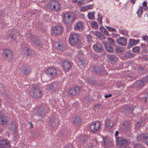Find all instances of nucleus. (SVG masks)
I'll return each instance as SVG.
<instances>
[{
    "instance_id": "f257e3e1",
    "label": "nucleus",
    "mask_w": 148,
    "mask_h": 148,
    "mask_svg": "<svg viewBox=\"0 0 148 148\" xmlns=\"http://www.w3.org/2000/svg\"><path fill=\"white\" fill-rule=\"evenodd\" d=\"M74 19V16L72 14L66 13L63 15V21L65 24H68L72 22Z\"/></svg>"
},
{
    "instance_id": "f03ea898",
    "label": "nucleus",
    "mask_w": 148,
    "mask_h": 148,
    "mask_svg": "<svg viewBox=\"0 0 148 148\" xmlns=\"http://www.w3.org/2000/svg\"><path fill=\"white\" fill-rule=\"evenodd\" d=\"M80 37L79 34H75L71 35L69 37L70 44L72 46L75 45L78 42Z\"/></svg>"
},
{
    "instance_id": "7ed1b4c3",
    "label": "nucleus",
    "mask_w": 148,
    "mask_h": 148,
    "mask_svg": "<svg viewBox=\"0 0 148 148\" xmlns=\"http://www.w3.org/2000/svg\"><path fill=\"white\" fill-rule=\"evenodd\" d=\"M3 58L5 60H10L13 57V53L12 51L8 49H5L3 52Z\"/></svg>"
},
{
    "instance_id": "20e7f679",
    "label": "nucleus",
    "mask_w": 148,
    "mask_h": 148,
    "mask_svg": "<svg viewBox=\"0 0 148 148\" xmlns=\"http://www.w3.org/2000/svg\"><path fill=\"white\" fill-rule=\"evenodd\" d=\"M32 92L33 96L36 98H38L42 96V90L38 87H34Z\"/></svg>"
},
{
    "instance_id": "39448f33",
    "label": "nucleus",
    "mask_w": 148,
    "mask_h": 148,
    "mask_svg": "<svg viewBox=\"0 0 148 148\" xmlns=\"http://www.w3.org/2000/svg\"><path fill=\"white\" fill-rule=\"evenodd\" d=\"M81 91V88L79 86L73 87L71 88L69 92V94L72 96L78 95Z\"/></svg>"
},
{
    "instance_id": "423d86ee",
    "label": "nucleus",
    "mask_w": 148,
    "mask_h": 148,
    "mask_svg": "<svg viewBox=\"0 0 148 148\" xmlns=\"http://www.w3.org/2000/svg\"><path fill=\"white\" fill-rule=\"evenodd\" d=\"M47 75L51 78H54L56 77L57 71L54 68H50L48 69L45 71Z\"/></svg>"
},
{
    "instance_id": "0eeeda50",
    "label": "nucleus",
    "mask_w": 148,
    "mask_h": 148,
    "mask_svg": "<svg viewBox=\"0 0 148 148\" xmlns=\"http://www.w3.org/2000/svg\"><path fill=\"white\" fill-rule=\"evenodd\" d=\"M100 127V123L97 121L92 123L90 125V128L93 132H95L99 130Z\"/></svg>"
},
{
    "instance_id": "6e6552de",
    "label": "nucleus",
    "mask_w": 148,
    "mask_h": 148,
    "mask_svg": "<svg viewBox=\"0 0 148 148\" xmlns=\"http://www.w3.org/2000/svg\"><path fill=\"white\" fill-rule=\"evenodd\" d=\"M32 71L31 68L26 66H23L18 70V72L21 74L24 73L25 74H28Z\"/></svg>"
},
{
    "instance_id": "1a4fd4ad",
    "label": "nucleus",
    "mask_w": 148,
    "mask_h": 148,
    "mask_svg": "<svg viewBox=\"0 0 148 148\" xmlns=\"http://www.w3.org/2000/svg\"><path fill=\"white\" fill-rule=\"evenodd\" d=\"M63 69L65 72H67L71 68V64L68 61H64L62 63Z\"/></svg>"
},
{
    "instance_id": "9d476101",
    "label": "nucleus",
    "mask_w": 148,
    "mask_h": 148,
    "mask_svg": "<svg viewBox=\"0 0 148 148\" xmlns=\"http://www.w3.org/2000/svg\"><path fill=\"white\" fill-rule=\"evenodd\" d=\"M127 39L123 37H119L116 39V42L120 45L125 46L127 44Z\"/></svg>"
},
{
    "instance_id": "9b49d317",
    "label": "nucleus",
    "mask_w": 148,
    "mask_h": 148,
    "mask_svg": "<svg viewBox=\"0 0 148 148\" xmlns=\"http://www.w3.org/2000/svg\"><path fill=\"white\" fill-rule=\"evenodd\" d=\"M92 48L95 51L100 52L103 49L102 45L99 43H97L93 45Z\"/></svg>"
},
{
    "instance_id": "f8f14e48",
    "label": "nucleus",
    "mask_w": 148,
    "mask_h": 148,
    "mask_svg": "<svg viewBox=\"0 0 148 148\" xmlns=\"http://www.w3.org/2000/svg\"><path fill=\"white\" fill-rule=\"evenodd\" d=\"M83 23L81 21L77 22L74 26V29L77 31H80L83 29Z\"/></svg>"
},
{
    "instance_id": "ddd939ff",
    "label": "nucleus",
    "mask_w": 148,
    "mask_h": 148,
    "mask_svg": "<svg viewBox=\"0 0 148 148\" xmlns=\"http://www.w3.org/2000/svg\"><path fill=\"white\" fill-rule=\"evenodd\" d=\"M54 33L57 36H58L62 33V27L60 26H56L53 28Z\"/></svg>"
},
{
    "instance_id": "4468645a",
    "label": "nucleus",
    "mask_w": 148,
    "mask_h": 148,
    "mask_svg": "<svg viewBox=\"0 0 148 148\" xmlns=\"http://www.w3.org/2000/svg\"><path fill=\"white\" fill-rule=\"evenodd\" d=\"M10 146L9 143L5 140H1L0 141V147L3 148H8Z\"/></svg>"
},
{
    "instance_id": "2eb2a0df",
    "label": "nucleus",
    "mask_w": 148,
    "mask_h": 148,
    "mask_svg": "<svg viewBox=\"0 0 148 148\" xmlns=\"http://www.w3.org/2000/svg\"><path fill=\"white\" fill-rule=\"evenodd\" d=\"M127 142V140L126 139H123L119 137L116 138V144L119 146H121L123 144L126 143Z\"/></svg>"
},
{
    "instance_id": "dca6fc26",
    "label": "nucleus",
    "mask_w": 148,
    "mask_h": 148,
    "mask_svg": "<svg viewBox=\"0 0 148 148\" xmlns=\"http://www.w3.org/2000/svg\"><path fill=\"white\" fill-rule=\"evenodd\" d=\"M108 57L109 59L111 64H114L117 60V58L114 55H108Z\"/></svg>"
},
{
    "instance_id": "f3484780",
    "label": "nucleus",
    "mask_w": 148,
    "mask_h": 148,
    "mask_svg": "<svg viewBox=\"0 0 148 148\" xmlns=\"http://www.w3.org/2000/svg\"><path fill=\"white\" fill-rule=\"evenodd\" d=\"M7 116L5 115H2L0 118V123L1 125H4L7 123Z\"/></svg>"
},
{
    "instance_id": "a211bd4d",
    "label": "nucleus",
    "mask_w": 148,
    "mask_h": 148,
    "mask_svg": "<svg viewBox=\"0 0 148 148\" xmlns=\"http://www.w3.org/2000/svg\"><path fill=\"white\" fill-rule=\"evenodd\" d=\"M61 8L60 3L58 1H55L53 10L56 12L58 11Z\"/></svg>"
},
{
    "instance_id": "6ab92c4d",
    "label": "nucleus",
    "mask_w": 148,
    "mask_h": 148,
    "mask_svg": "<svg viewBox=\"0 0 148 148\" xmlns=\"http://www.w3.org/2000/svg\"><path fill=\"white\" fill-rule=\"evenodd\" d=\"M54 46L56 48L61 51L64 50L65 49V47L64 45L60 44L58 42H55Z\"/></svg>"
},
{
    "instance_id": "aec40b11",
    "label": "nucleus",
    "mask_w": 148,
    "mask_h": 148,
    "mask_svg": "<svg viewBox=\"0 0 148 148\" xmlns=\"http://www.w3.org/2000/svg\"><path fill=\"white\" fill-rule=\"evenodd\" d=\"M145 84L143 80H139L137 81L136 83V86L138 89H140L143 87Z\"/></svg>"
},
{
    "instance_id": "412c9836",
    "label": "nucleus",
    "mask_w": 148,
    "mask_h": 148,
    "mask_svg": "<svg viewBox=\"0 0 148 148\" xmlns=\"http://www.w3.org/2000/svg\"><path fill=\"white\" fill-rule=\"evenodd\" d=\"M103 44L104 45L106 49L109 52H112L113 51V49L112 47L108 45L107 42L106 41L103 42Z\"/></svg>"
},
{
    "instance_id": "4be33fe9",
    "label": "nucleus",
    "mask_w": 148,
    "mask_h": 148,
    "mask_svg": "<svg viewBox=\"0 0 148 148\" xmlns=\"http://www.w3.org/2000/svg\"><path fill=\"white\" fill-rule=\"evenodd\" d=\"M93 8L92 5L89 4L86 6H84L82 7L81 11L83 12L85 11L88 9Z\"/></svg>"
},
{
    "instance_id": "5701e85b",
    "label": "nucleus",
    "mask_w": 148,
    "mask_h": 148,
    "mask_svg": "<svg viewBox=\"0 0 148 148\" xmlns=\"http://www.w3.org/2000/svg\"><path fill=\"white\" fill-rule=\"evenodd\" d=\"M133 111V109L132 108L128 107L123 110L122 112L125 114H130L132 113Z\"/></svg>"
},
{
    "instance_id": "b1692460",
    "label": "nucleus",
    "mask_w": 148,
    "mask_h": 148,
    "mask_svg": "<svg viewBox=\"0 0 148 148\" xmlns=\"http://www.w3.org/2000/svg\"><path fill=\"white\" fill-rule=\"evenodd\" d=\"M143 12V8L142 6H140L138 9L136 13L138 14V17H141Z\"/></svg>"
},
{
    "instance_id": "393cba45",
    "label": "nucleus",
    "mask_w": 148,
    "mask_h": 148,
    "mask_svg": "<svg viewBox=\"0 0 148 148\" xmlns=\"http://www.w3.org/2000/svg\"><path fill=\"white\" fill-rule=\"evenodd\" d=\"M55 1H51L47 5V7L51 10H53Z\"/></svg>"
},
{
    "instance_id": "a878e982",
    "label": "nucleus",
    "mask_w": 148,
    "mask_h": 148,
    "mask_svg": "<svg viewBox=\"0 0 148 148\" xmlns=\"http://www.w3.org/2000/svg\"><path fill=\"white\" fill-rule=\"evenodd\" d=\"M38 115L41 116L45 114V109L43 107H40L38 111Z\"/></svg>"
},
{
    "instance_id": "bb28decb",
    "label": "nucleus",
    "mask_w": 148,
    "mask_h": 148,
    "mask_svg": "<svg viewBox=\"0 0 148 148\" xmlns=\"http://www.w3.org/2000/svg\"><path fill=\"white\" fill-rule=\"evenodd\" d=\"M57 87L56 84L55 83L51 84L49 86V89L51 90L52 92H55Z\"/></svg>"
},
{
    "instance_id": "cd10ccee",
    "label": "nucleus",
    "mask_w": 148,
    "mask_h": 148,
    "mask_svg": "<svg viewBox=\"0 0 148 148\" xmlns=\"http://www.w3.org/2000/svg\"><path fill=\"white\" fill-rule=\"evenodd\" d=\"M100 30L104 34L107 36H110V35L108 33L107 29L103 27H100Z\"/></svg>"
},
{
    "instance_id": "c85d7f7f",
    "label": "nucleus",
    "mask_w": 148,
    "mask_h": 148,
    "mask_svg": "<svg viewBox=\"0 0 148 148\" xmlns=\"http://www.w3.org/2000/svg\"><path fill=\"white\" fill-rule=\"evenodd\" d=\"M119 32L123 35L127 36L128 35V31L126 29H119Z\"/></svg>"
},
{
    "instance_id": "c756f323",
    "label": "nucleus",
    "mask_w": 148,
    "mask_h": 148,
    "mask_svg": "<svg viewBox=\"0 0 148 148\" xmlns=\"http://www.w3.org/2000/svg\"><path fill=\"white\" fill-rule=\"evenodd\" d=\"M73 123L77 125H79L81 123V119L79 117H75V120L73 121Z\"/></svg>"
},
{
    "instance_id": "7c9ffc66",
    "label": "nucleus",
    "mask_w": 148,
    "mask_h": 148,
    "mask_svg": "<svg viewBox=\"0 0 148 148\" xmlns=\"http://www.w3.org/2000/svg\"><path fill=\"white\" fill-rule=\"evenodd\" d=\"M31 40L36 45L38 46L40 45V43H38L36 40V36H32Z\"/></svg>"
},
{
    "instance_id": "2f4dec72",
    "label": "nucleus",
    "mask_w": 148,
    "mask_h": 148,
    "mask_svg": "<svg viewBox=\"0 0 148 148\" xmlns=\"http://www.w3.org/2000/svg\"><path fill=\"white\" fill-rule=\"evenodd\" d=\"M94 14L95 12H89L87 16L88 18L89 19H94Z\"/></svg>"
},
{
    "instance_id": "473e14b6",
    "label": "nucleus",
    "mask_w": 148,
    "mask_h": 148,
    "mask_svg": "<svg viewBox=\"0 0 148 148\" xmlns=\"http://www.w3.org/2000/svg\"><path fill=\"white\" fill-rule=\"evenodd\" d=\"M136 44L137 43L136 40L132 39L130 41L128 47H130V46H134L136 45Z\"/></svg>"
},
{
    "instance_id": "72a5a7b5",
    "label": "nucleus",
    "mask_w": 148,
    "mask_h": 148,
    "mask_svg": "<svg viewBox=\"0 0 148 148\" xmlns=\"http://www.w3.org/2000/svg\"><path fill=\"white\" fill-rule=\"evenodd\" d=\"M130 125L128 124L123 125V132H127L130 129Z\"/></svg>"
},
{
    "instance_id": "f704fd0d",
    "label": "nucleus",
    "mask_w": 148,
    "mask_h": 148,
    "mask_svg": "<svg viewBox=\"0 0 148 148\" xmlns=\"http://www.w3.org/2000/svg\"><path fill=\"white\" fill-rule=\"evenodd\" d=\"M107 39L108 42L110 44L114 46L115 45V42L112 38L110 37H108Z\"/></svg>"
},
{
    "instance_id": "c9c22d12",
    "label": "nucleus",
    "mask_w": 148,
    "mask_h": 148,
    "mask_svg": "<svg viewBox=\"0 0 148 148\" xmlns=\"http://www.w3.org/2000/svg\"><path fill=\"white\" fill-rule=\"evenodd\" d=\"M143 137V142L148 146V135L147 136L144 135Z\"/></svg>"
},
{
    "instance_id": "e433bc0d",
    "label": "nucleus",
    "mask_w": 148,
    "mask_h": 148,
    "mask_svg": "<svg viewBox=\"0 0 148 148\" xmlns=\"http://www.w3.org/2000/svg\"><path fill=\"white\" fill-rule=\"evenodd\" d=\"M29 49L27 47H25L23 49L24 53L25 55H26L27 56H28L29 55Z\"/></svg>"
},
{
    "instance_id": "4c0bfd02",
    "label": "nucleus",
    "mask_w": 148,
    "mask_h": 148,
    "mask_svg": "<svg viewBox=\"0 0 148 148\" xmlns=\"http://www.w3.org/2000/svg\"><path fill=\"white\" fill-rule=\"evenodd\" d=\"M88 138V137L87 136H84L81 138V141L82 142L86 143Z\"/></svg>"
},
{
    "instance_id": "58836bf2",
    "label": "nucleus",
    "mask_w": 148,
    "mask_h": 148,
    "mask_svg": "<svg viewBox=\"0 0 148 148\" xmlns=\"http://www.w3.org/2000/svg\"><path fill=\"white\" fill-rule=\"evenodd\" d=\"M106 27L110 32H116V29L115 28H112L109 26H106Z\"/></svg>"
},
{
    "instance_id": "ea45409f",
    "label": "nucleus",
    "mask_w": 148,
    "mask_h": 148,
    "mask_svg": "<svg viewBox=\"0 0 148 148\" xmlns=\"http://www.w3.org/2000/svg\"><path fill=\"white\" fill-rule=\"evenodd\" d=\"M140 49V47L138 46L135 47L132 49V50L134 53L137 52L139 51Z\"/></svg>"
},
{
    "instance_id": "a19ab883",
    "label": "nucleus",
    "mask_w": 148,
    "mask_h": 148,
    "mask_svg": "<svg viewBox=\"0 0 148 148\" xmlns=\"http://www.w3.org/2000/svg\"><path fill=\"white\" fill-rule=\"evenodd\" d=\"M93 28L96 29L98 27L97 23L96 22H93L91 24Z\"/></svg>"
},
{
    "instance_id": "79ce46f5",
    "label": "nucleus",
    "mask_w": 148,
    "mask_h": 148,
    "mask_svg": "<svg viewBox=\"0 0 148 148\" xmlns=\"http://www.w3.org/2000/svg\"><path fill=\"white\" fill-rule=\"evenodd\" d=\"M116 52L118 53H121L123 50L119 47H117L115 48Z\"/></svg>"
},
{
    "instance_id": "37998d69",
    "label": "nucleus",
    "mask_w": 148,
    "mask_h": 148,
    "mask_svg": "<svg viewBox=\"0 0 148 148\" xmlns=\"http://www.w3.org/2000/svg\"><path fill=\"white\" fill-rule=\"evenodd\" d=\"M142 80L143 81L144 83L145 84H146L147 82L148 81V75L143 77L142 78Z\"/></svg>"
},
{
    "instance_id": "c03bdc74",
    "label": "nucleus",
    "mask_w": 148,
    "mask_h": 148,
    "mask_svg": "<svg viewBox=\"0 0 148 148\" xmlns=\"http://www.w3.org/2000/svg\"><path fill=\"white\" fill-rule=\"evenodd\" d=\"M138 71L140 73H143L145 72V70L141 66L138 67Z\"/></svg>"
},
{
    "instance_id": "a18cd8bd",
    "label": "nucleus",
    "mask_w": 148,
    "mask_h": 148,
    "mask_svg": "<svg viewBox=\"0 0 148 148\" xmlns=\"http://www.w3.org/2000/svg\"><path fill=\"white\" fill-rule=\"evenodd\" d=\"M95 36L98 38H99L102 33L99 31H96L95 32Z\"/></svg>"
},
{
    "instance_id": "49530a36",
    "label": "nucleus",
    "mask_w": 148,
    "mask_h": 148,
    "mask_svg": "<svg viewBox=\"0 0 148 148\" xmlns=\"http://www.w3.org/2000/svg\"><path fill=\"white\" fill-rule=\"evenodd\" d=\"M142 38L143 40L145 41H148V36L146 35L143 36L142 37Z\"/></svg>"
},
{
    "instance_id": "de8ad7c7",
    "label": "nucleus",
    "mask_w": 148,
    "mask_h": 148,
    "mask_svg": "<svg viewBox=\"0 0 148 148\" xmlns=\"http://www.w3.org/2000/svg\"><path fill=\"white\" fill-rule=\"evenodd\" d=\"M12 128H10V130H11V129H12V131L13 132H14L15 130L16 129V126L15 124H12Z\"/></svg>"
},
{
    "instance_id": "09e8293b",
    "label": "nucleus",
    "mask_w": 148,
    "mask_h": 148,
    "mask_svg": "<svg viewBox=\"0 0 148 148\" xmlns=\"http://www.w3.org/2000/svg\"><path fill=\"white\" fill-rule=\"evenodd\" d=\"M106 38V37L103 34H101L99 38L101 40H103Z\"/></svg>"
},
{
    "instance_id": "8fccbe9b",
    "label": "nucleus",
    "mask_w": 148,
    "mask_h": 148,
    "mask_svg": "<svg viewBox=\"0 0 148 148\" xmlns=\"http://www.w3.org/2000/svg\"><path fill=\"white\" fill-rule=\"evenodd\" d=\"M102 18L101 17H99V18L98 19V20H97L98 21V22L100 24H101L102 23Z\"/></svg>"
},
{
    "instance_id": "3c124183",
    "label": "nucleus",
    "mask_w": 148,
    "mask_h": 148,
    "mask_svg": "<svg viewBox=\"0 0 148 148\" xmlns=\"http://www.w3.org/2000/svg\"><path fill=\"white\" fill-rule=\"evenodd\" d=\"M142 138L141 135H138L137 137V139L138 141H140L141 140Z\"/></svg>"
},
{
    "instance_id": "603ef678",
    "label": "nucleus",
    "mask_w": 148,
    "mask_h": 148,
    "mask_svg": "<svg viewBox=\"0 0 148 148\" xmlns=\"http://www.w3.org/2000/svg\"><path fill=\"white\" fill-rule=\"evenodd\" d=\"M112 35V36H113L114 38H116L118 37V34H115L114 33H112L111 34Z\"/></svg>"
},
{
    "instance_id": "864d4df0",
    "label": "nucleus",
    "mask_w": 148,
    "mask_h": 148,
    "mask_svg": "<svg viewBox=\"0 0 148 148\" xmlns=\"http://www.w3.org/2000/svg\"><path fill=\"white\" fill-rule=\"evenodd\" d=\"M112 95L111 94H109L108 95H105L104 96V97L106 98H108L109 97H111Z\"/></svg>"
},
{
    "instance_id": "5fc2aeb1",
    "label": "nucleus",
    "mask_w": 148,
    "mask_h": 148,
    "mask_svg": "<svg viewBox=\"0 0 148 148\" xmlns=\"http://www.w3.org/2000/svg\"><path fill=\"white\" fill-rule=\"evenodd\" d=\"M147 2L146 1H144L143 3V7L147 6Z\"/></svg>"
},
{
    "instance_id": "6e6d98bb",
    "label": "nucleus",
    "mask_w": 148,
    "mask_h": 148,
    "mask_svg": "<svg viewBox=\"0 0 148 148\" xmlns=\"http://www.w3.org/2000/svg\"><path fill=\"white\" fill-rule=\"evenodd\" d=\"M77 3L78 4H80L81 5H83L84 4L83 3L82 1H78Z\"/></svg>"
},
{
    "instance_id": "4d7b16f0",
    "label": "nucleus",
    "mask_w": 148,
    "mask_h": 148,
    "mask_svg": "<svg viewBox=\"0 0 148 148\" xmlns=\"http://www.w3.org/2000/svg\"><path fill=\"white\" fill-rule=\"evenodd\" d=\"M136 1V0H130V2L131 3L134 4L135 3Z\"/></svg>"
},
{
    "instance_id": "13d9d810",
    "label": "nucleus",
    "mask_w": 148,
    "mask_h": 148,
    "mask_svg": "<svg viewBox=\"0 0 148 148\" xmlns=\"http://www.w3.org/2000/svg\"><path fill=\"white\" fill-rule=\"evenodd\" d=\"M95 70L97 73H101V72L100 71H97V70L96 69V68H95Z\"/></svg>"
},
{
    "instance_id": "bf43d9fd",
    "label": "nucleus",
    "mask_w": 148,
    "mask_h": 148,
    "mask_svg": "<svg viewBox=\"0 0 148 148\" xmlns=\"http://www.w3.org/2000/svg\"><path fill=\"white\" fill-rule=\"evenodd\" d=\"M119 134V132L117 131H116L115 134V136H118Z\"/></svg>"
},
{
    "instance_id": "052dcab7",
    "label": "nucleus",
    "mask_w": 148,
    "mask_h": 148,
    "mask_svg": "<svg viewBox=\"0 0 148 148\" xmlns=\"http://www.w3.org/2000/svg\"><path fill=\"white\" fill-rule=\"evenodd\" d=\"M123 148H131V147H130L129 146L126 145L124 147H123Z\"/></svg>"
},
{
    "instance_id": "680f3d73",
    "label": "nucleus",
    "mask_w": 148,
    "mask_h": 148,
    "mask_svg": "<svg viewBox=\"0 0 148 148\" xmlns=\"http://www.w3.org/2000/svg\"><path fill=\"white\" fill-rule=\"evenodd\" d=\"M30 127L31 128H32L33 127V125L32 123H30Z\"/></svg>"
},
{
    "instance_id": "e2e57ef3",
    "label": "nucleus",
    "mask_w": 148,
    "mask_h": 148,
    "mask_svg": "<svg viewBox=\"0 0 148 148\" xmlns=\"http://www.w3.org/2000/svg\"><path fill=\"white\" fill-rule=\"evenodd\" d=\"M92 0H85L86 2L87 3H89Z\"/></svg>"
},
{
    "instance_id": "0e129e2a",
    "label": "nucleus",
    "mask_w": 148,
    "mask_h": 148,
    "mask_svg": "<svg viewBox=\"0 0 148 148\" xmlns=\"http://www.w3.org/2000/svg\"><path fill=\"white\" fill-rule=\"evenodd\" d=\"M91 83L92 84H95V82L94 81H92V82H91Z\"/></svg>"
},
{
    "instance_id": "69168bd1",
    "label": "nucleus",
    "mask_w": 148,
    "mask_h": 148,
    "mask_svg": "<svg viewBox=\"0 0 148 148\" xmlns=\"http://www.w3.org/2000/svg\"><path fill=\"white\" fill-rule=\"evenodd\" d=\"M146 99L147 98H146V97L144 98L143 100L145 102H146Z\"/></svg>"
},
{
    "instance_id": "338daca9",
    "label": "nucleus",
    "mask_w": 148,
    "mask_h": 148,
    "mask_svg": "<svg viewBox=\"0 0 148 148\" xmlns=\"http://www.w3.org/2000/svg\"><path fill=\"white\" fill-rule=\"evenodd\" d=\"M72 1L73 2H77V0H72Z\"/></svg>"
},
{
    "instance_id": "774afa93",
    "label": "nucleus",
    "mask_w": 148,
    "mask_h": 148,
    "mask_svg": "<svg viewBox=\"0 0 148 148\" xmlns=\"http://www.w3.org/2000/svg\"><path fill=\"white\" fill-rule=\"evenodd\" d=\"M11 37L12 38L14 39V36H11Z\"/></svg>"
}]
</instances>
